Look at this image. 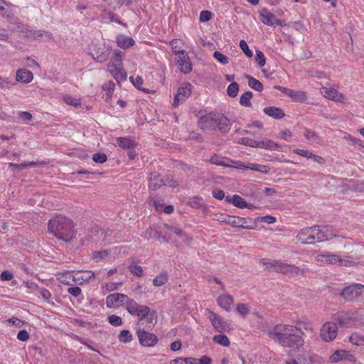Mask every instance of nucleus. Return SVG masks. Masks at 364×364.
I'll return each instance as SVG.
<instances>
[{
	"mask_svg": "<svg viewBox=\"0 0 364 364\" xmlns=\"http://www.w3.org/2000/svg\"><path fill=\"white\" fill-rule=\"evenodd\" d=\"M343 354H345V350H336L330 357L329 361L331 363H338L343 360Z\"/></svg>",
	"mask_w": 364,
	"mask_h": 364,
	"instance_id": "nucleus-50",
	"label": "nucleus"
},
{
	"mask_svg": "<svg viewBox=\"0 0 364 364\" xmlns=\"http://www.w3.org/2000/svg\"><path fill=\"white\" fill-rule=\"evenodd\" d=\"M326 263L350 267L355 265L358 262L350 256L341 257L338 255L328 253L326 254Z\"/></svg>",
	"mask_w": 364,
	"mask_h": 364,
	"instance_id": "nucleus-10",
	"label": "nucleus"
},
{
	"mask_svg": "<svg viewBox=\"0 0 364 364\" xmlns=\"http://www.w3.org/2000/svg\"><path fill=\"white\" fill-rule=\"evenodd\" d=\"M150 309L147 306L139 305L132 316H136L141 321L147 317Z\"/></svg>",
	"mask_w": 364,
	"mask_h": 364,
	"instance_id": "nucleus-36",
	"label": "nucleus"
},
{
	"mask_svg": "<svg viewBox=\"0 0 364 364\" xmlns=\"http://www.w3.org/2000/svg\"><path fill=\"white\" fill-rule=\"evenodd\" d=\"M360 309H357L351 314H341L336 318V321L341 327H362L364 326V319L360 314Z\"/></svg>",
	"mask_w": 364,
	"mask_h": 364,
	"instance_id": "nucleus-4",
	"label": "nucleus"
},
{
	"mask_svg": "<svg viewBox=\"0 0 364 364\" xmlns=\"http://www.w3.org/2000/svg\"><path fill=\"white\" fill-rule=\"evenodd\" d=\"M276 265V272L287 274L289 277L298 276L304 274V270L296 265L279 261Z\"/></svg>",
	"mask_w": 364,
	"mask_h": 364,
	"instance_id": "nucleus-8",
	"label": "nucleus"
},
{
	"mask_svg": "<svg viewBox=\"0 0 364 364\" xmlns=\"http://www.w3.org/2000/svg\"><path fill=\"white\" fill-rule=\"evenodd\" d=\"M318 225L304 228L298 232L296 239L301 244H314L318 242Z\"/></svg>",
	"mask_w": 364,
	"mask_h": 364,
	"instance_id": "nucleus-5",
	"label": "nucleus"
},
{
	"mask_svg": "<svg viewBox=\"0 0 364 364\" xmlns=\"http://www.w3.org/2000/svg\"><path fill=\"white\" fill-rule=\"evenodd\" d=\"M75 272L74 271H64L58 272L56 274L57 279L62 284L66 285H72L75 284Z\"/></svg>",
	"mask_w": 364,
	"mask_h": 364,
	"instance_id": "nucleus-22",
	"label": "nucleus"
},
{
	"mask_svg": "<svg viewBox=\"0 0 364 364\" xmlns=\"http://www.w3.org/2000/svg\"><path fill=\"white\" fill-rule=\"evenodd\" d=\"M139 306V304H137L136 301L129 297L128 301L125 304V308L131 315H133Z\"/></svg>",
	"mask_w": 364,
	"mask_h": 364,
	"instance_id": "nucleus-51",
	"label": "nucleus"
},
{
	"mask_svg": "<svg viewBox=\"0 0 364 364\" xmlns=\"http://www.w3.org/2000/svg\"><path fill=\"white\" fill-rule=\"evenodd\" d=\"M188 204L192 208L198 209L204 205V200L201 196H193L189 199Z\"/></svg>",
	"mask_w": 364,
	"mask_h": 364,
	"instance_id": "nucleus-46",
	"label": "nucleus"
},
{
	"mask_svg": "<svg viewBox=\"0 0 364 364\" xmlns=\"http://www.w3.org/2000/svg\"><path fill=\"white\" fill-rule=\"evenodd\" d=\"M218 220L223 221L228 225L235 228H239V225H241L240 224L241 217L240 216L220 215V217Z\"/></svg>",
	"mask_w": 364,
	"mask_h": 364,
	"instance_id": "nucleus-30",
	"label": "nucleus"
},
{
	"mask_svg": "<svg viewBox=\"0 0 364 364\" xmlns=\"http://www.w3.org/2000/svg\"><path fill=\"white\" fill-rule=\"evenodd\" d=\"M117 142L119 146L122 149H130L135 146L134 141L127 137H118L117 139Z\"/></svg>",
	"mask_w": 364,
	"mask_h": 364,
	"instance_id": "nucleus-39",
	"label": "nucleus"
},
{
	"mask_svg": "<svg viewBox=\"0 0 364 364\" xmlns=\"http://www.w3.org/2000/svg\"><path fill=\"white\" fill-rule=\"evenodd\" d=\"M122 59V52L115 50L107 64L109 73L118 83L127 80V73L123 66Z\"/></svg>",
	"mask_w": 364,
	"mask_h": 364,
	"instance_id": "nucleus-3",
	"label": "nucleus"
},
{
	"mask_svg": "<svg viewBox=\"0 0 364 364\" xmlns=\"http://www.w3.org/2000/svg\"><path fill=\"white\" fill-rule=\"evenodd\" d=\"M255 60L260 68L264 66L266 63V58L264 53L259 50H256Z\"/></svg>",
	"mask_w": 364,
	"mask_h": 364,
	"instance_id": "nucleus-57",
	"label": "nucleus"
},
{
	"mask_svg": "<svg viewBox=\"0 0 364 364\" xmlns=\"http://www.w3.org/2000/svg\"><path fill=\"white\" fill-rule=\"evenodd\" d=\"M301 364H322L323 359L315 353H301L296 356Z\"/></svg>",
	"mask_w": 364,
	"mask_h": 364,
	"instance_id": "nucleus-16",
	"label": "nucleus"
},
{
	"mask_svg": "<svg viewBox=\"0 0 364 364\" xmlns=\"http://www.w3.org/2000/svg\"><path fill=\"white\" fill-rule=\"evenodd\" d=\"M230 161V158L218 154H213L210 159V162L211 164L224 167H228Z\"/></svg>",
	"mask_w": 364,
	"mask_h": 364,
	"instance_id": "nucleus-32",
	"label": "nucleus"
},
{
	"mask_svg": "<svg viewBox=\"0 0 364 364\" xmlns=\"http://www.w3.org/2000/svg\"><path fill=\"white\" fill-rule=\"evenodd\" d=\"M128 269L132 274H133L137 277H141L144 274L143 268L139 265H135V264L129 265Z\"/></svg>",
	"mask_w": 364,
	"mask_h": 364,
	"instance_id": "nucleus-58",
	"label": "nucleus"
},
{
	"mask_svg": "<svg viewBox=\"0 0 364 364\" xmlns=\"http://www.w3.org/2000/svg\"><path fill=\"white\" fill-rule=\"evenodd\" d=\"M90 54L92 58L99 63L106 61L109 57L108 50L105 48L96 49L95 48L90 50Z\"/></svg>",
	"mask_w": 364,
	"mask_h": 364,
	"instance_id": "nucleus-23",
	"label": "nucleus"
},
{
	"mask_svg": "<svg viewBox=\"0 0 364 364\" xmlns=\"http://www.w3.org/2000/svg\"><path fill=\"white\" fill-rule=\"evenodd\" d=\"M293 151H294V153H295L301 156H303V157H305L307 159H311L315 162H317V163H322L323 161V159L321 156L315 155L312 152H311L310 151H309L307 149H296Z\"/></svg>",
	"mask_w": 364,
	"mask_h": 364,
	"instance_id": "nucleus-29",
	"label": "nucleus"
},
{
	"mask_svg": "<svg viewBox=\"0 0 364 364\" xmlns=\"http://www.w3.org/2000/svg\"><path fill=\"white\" fill-rule=\"evenodd\" d=\"M33 79L31 71L26 69H18L16 71V80L21 83H28Z\"/></svg>",
	"mask_w": 364,
	"mask_h": 364,
	"instance_id": "nucleus-24",
	"label": "nucleus"
},
{
	"mask_svg": "<svg viewBox=\"0 0 364 364\" xmlns=\"http://www.w3.org/2000/svg\"><path fill=\"white\" fill-rule=\"evenodd\" d=\"M246 78L247 79L248 85L251 88L259 92H261L263 90V85L259 80L250 75H247Z\"/></svg>",
	"mask_w": 364,
	"mask_h": 364,
	"instance_id": "nucleus-41",
	"label": "nucleus"
},
{
	"mask_svg": "<svg viewBox=\"0 0 364 364\" xmlns=\"http://www.w3.org/2000/svg\"><path fill=\"white\" fill-rule=\"evenodd\" d=\"M245 166L246 165L241 161H235L230 159L228 167L245 170Z\"/></svg>",
	"mask_w": 364,
	"mask_h": 364,
	"instance_id": "nucleus-63",
	"label": "nucleus"
},
{
	"mask_svg": "<svg viewBox=\"0 0 364 364\" xmlns=\"http://www.w3.org/2000/svg\"><path fill=\"white\" fill-rule=\"evenodd\" d=\"M192 91V85L191 83L184 82L178 89L175 95L173 105L178 107L181 102L185 101L191 95Z\"/></svg>",
	"mask_w": 364,
	"mask_h": 364,
	"instance_id": "nucleus-13",
	"label": "nucleus"
},
{
	"mask_svg": "<svg viewBox=\"0 0 364 364\" xmlns=\"http://www.w3.org/2000/svg\"><path fill=\"white\" fill-rule=\"evenodd\" d=\"M116 42L117 46L123 49L129 48L134 46L135 41L134 40L129 36L125 35H119L116 38Z\"/></svg>",
	"mask_w": 364,
	"mask_h": 364,
	"instance_id": "nucleus-27",
	"label": "nucleus"
},
{
	"mask_svg": "<svg viewBox=\"0 0 364 364\" xmlns=\"http://www.w3.org/2000/svg\"><path fill=\"white\" fill-rule=\"evenodd\" d=\"M122 284V282H107L105 285V288L107 291H113L119 288V286Z\"/></svg>",
	"mask_w": 364,
	"mask_h": 364,
	"instance_id": "nucleus-64",
	"label": "nucleus"
},
{
	"mask_svg": "<svg viewBox=\"0 0 364 364\" xmlns=\"http://www.w3.org/2000/svg\"><path fill=\"white\" fill-rule=\"evenodd\" d=\"M129 296L121 293H114L106 297V306L107 308L117 309L120 306H125Z\"/></svg>",
	"mask_w": 364,
	"mask_h": 364,
	"instance_id": "nucleus-11",
	"label": "nucleus"
},
{
	"mask_svg": "<svg viewBox=\"0 0 364 364\" xmlns=\"http://www.w3.org/2000/svg\"><path fill=\"white\" fill-rule=\"evenodd\" d=\"M118 339L122 343H127L132 341L133 336L129 331L122 330L118 335Z\"/></svg>",
	"mask_w": 364,
	"mask_h": 364,
	"instance_id": "nucleus-44",
	"label": "nucleus"
},
{
	"mask_svg": "<svg viewBox=\"0 0 364 364\" xmlns=\"http://www.w3.org/2000/svg\"><path fill=\"white\" fill-rule=\"evenodd\" d=\"M114 88H115V85L111 80L105 82L102 86V89L107 92V96L109 98H110L112 97L113 92L114 90Z\"/></svg>",
	"mask_w": 364,
	"mask_h": 364,
	"instance_id": "nucleus-49",
	"label": "nucleus"
},
{
	"mask_svg": "<svg viewBox=\"0 0 364 364\" xmlns=\"http://www.w3.org/2000/svg\"><path fill=\"white\" fill-rule=\"evenodd\" d=\"M239 91V85L237 82H232L230 84L227 89V94L230 97H235L237 95Z\"/></svg>",
	"mask_w": 364,
	"mask_h": 364,
	"instance_id": "nucleus-53",
	"label": "nucleus"
},
{
	"mask_svg": "<svg viewBox=\"0 0 364 364\" xmlns=\"http://www.w3.org/2000/svg\"><path fill=\"white\" fill-rule=\"evenodd\" d=\"M259 148L267 150H281V146L278 143L269 139L259 141Z\"/></svg>",
	"mask_w": 364,
	"mask_h": 364,
	"instance_id": "nucleus-34",
	"label": "nucleus"
},
{
	"mask_svg": "<svg viewBox=\"0 0 364 364\" xmlns=\"http://www.w3.org/2000/svg\"><path fill=\"white\" fill-rule=\"evenodd\" d=\"M240 48L242 50L244 53L248 58H252L253 55L252 51L249 48V46L245 40H241L240 41Z\"/></svg>",
	"mask_w": 364,
	"mask_h": 364,
	"instance_id": "nucleus-59",
	"label": "nucleus"
},
{
	"mask_svg": "<svg viewBox=\"0 0 364 364\" xmlns=\"http://www.w3.org/2000/svg\"><path fill=\"white\" fill-rule=\"evenodd\" d=\"M170 46H171L173 52L176 55H182L183 53H186L185 50H183V41L178 38H175L171 40L169 42Z\"/></svg>",
	"mask_w": 364,
	"mask_h": 364,
	"instance_id": "nucleus-33",
	"label": "nucleus"
},
{
	"mask_svg": "<svg viewBox=\"0 0 364 364\" xmlns=\"http://www.w3.org/2000/svg\"><path fill=\"white\" fill-rule=\"evenodd\" d=\"M304 136L311 144L316 143L318 140V136L317 134L314 131L309 129H304Z\"/></svg>",
	"mask_w": 364,
	"mask_h": 364,
	"instance_id": "nucleus-45",
	"label": "nucleus"
},
{
	"mask_svg": "<svg viewBox=\"0 0 364 364\" xmlns=\"http://www.w3.org/2000/svg\"><path fill=\"white\" fill-rule=\"evenodd\" d=\"M149 179V188L154 191L159 189L164 184H166L165 181L161 178V175L156 173H151Z\"/></svg>",
	"mask_w": 364,
	"mask_h": 364,
	"instance_id": "nucleus-25",
	"label": "nucleus"
},
{
	"mask_svg": "<svg viewBox=\"0 0 364 364\" xmlns=\"http://www.w3.org/2000/svg\"><path fill=\"white\" fill-rule=\"evenodd\" d=\"M294 102H304L307 97L305 92L302 90H294L291 89V92H289V96Z\"/></svg>",
	"mask_w": 364,
	"mask_h": 364,
	"instance_id": "nucleus-35",
	"label": "nucleus"
},
{
	"mask_svg": "<svg viewBox=\"0 0 364 364\" xmlns=\"http://www.w3.org/2000/svg\"><path fill=\"white\" fill-rule=\"evenodd\" d=\"M337 237L336 231L328 226H318V242L323 240H329Z\"/></svg>",
	"mask_w": 364,
	"mask_h": 364,
	"instance_id": "nucleus-18",
	"label": "nucleus"
},
{
	"mask_svg": "<svg viewBox=\"0 0 364 364\" xmlns=\"http://www.w3.org/2000/svg\"><path fill=\"white\" fill-rule=\"evenodd\" d=\"M252 92L251 91H247L243 93L240 98V104L242 106L246 107H252L251 99L252 98Z\"/></svg>",
	"mask_w": 364,
	"mask_h": 364,
	"instance_id": "nucleus-40",
	"label": "nucleus"
},
{
	"mask_svg": "<svg viewBox=\"0 0 364 364\" xmlns=\"http://www.w3.org/2000/svg\"><path fill=\"white\" fill-rule=\"evenodd\" d=\"M236 311L240 315L245 316L247 314H248L250 309L247 304H238L236 307Z\"/></svg>",
	"mask_w": 364,
	"mask_h": 364,
	"instance_id": "nucleus-61",
	"label": "nucleus"
},
{
	"mask_svg": "<svg viewBox=\"0 0 364 364\" xmlns=\"http://www.w3.org/2000/svg\"><path fill=\"white\" fill-rule=\"evenodd\" d=\"M225 201L232 203L234 206L243 208L244 206H246V201L239 195H233L232 196H227L225 197Z\"/></svg>",
	"mask_w": 364,
	"mask_h": 364,
	"instance_id": "nucleus-31",
	"label": "nucleus"
},
{
	"mask_svg": "<svg viewBox=\"0 0 364 364\" xmlns=\"http://www.w3.org/2000/svg\"><path fill=\"white\" fill-rule=\"evenodd\" d=\"M92 160L96 163L102 164L107 160V156L104 153H96L93 154Z\"/></svg>",
	"mask_w": 364,
	"mask_h": 364,
	"instance_id": "nucleus-62",
	"label": "nucleus"
},
{
	"mask_svg": "<svg viewBox=\"0 0 364 364\" xmlns=\"http://www.w3.org/2000/svg\"><path fill=\"white\" fill-rule=\"evenodd\" d=\"M129 79L135 87L143 91L145 93H149V90H147L146 88L141 87V86L143 84V79L141 77H140V76H136V77H130Z\"/></svg>",
	"mask_w": 364,
	"mask_h": 364,
	"instance_id": "nucleus-48",
	"label": "nucleus"
},
{
	"mask_svg": "<svg viewBox=\"0 0 364 364\" xmlns=\"http://www.w3.org/2000/svg\"><path fill=\"white\" fill-rule=\"evenodd\" d=\"M349 342L356 346H364V336L358 333H352L348 338Z\"/></svg>",
	"mask_w": 364,
	"mask_h": 364,
	"instance_id": "nucleus-37",
	"label": "nucleus"
},
{
	"mask_svg": "<svg viewBox=\"0 0 364 364\" xmlns=\"http://www.w3.org/2000/svg\"><path fill=\"white\" fill-rule=\"evenodd\" d=\"M319 335L324 342L333 341L338 335L337 324L331 321L324 323L320 329Z\"/></svg>",
	"mask_w": 364,
	"mask_h": 364,
	"instance_id": "nucleus-7",
	"label": "nucleus"
},
{
	"mask_svg": "<svg viewBox=\"0 0 364 364\" xmlns=\"http://www.w3.org/2000/svg\"><path fill=\"white\" fill-rule=\"evenodd\" d=\"M48 228L54 236L65 242L73 240L77 234L73 220L61 215L51 218L48 222Z\"/></svg>",
	"mask_w": 364,
	"mask_h": 364,
	"instance_id": "nucleus-2",
	"label": "nucleus"
},
{
	"mask_svg": "<svg viewBox=\"0 0 364 364\" xmlns=\"http://www.w3.org/2000/svg\"><path fill=\"white\" fill-rule=\"evenodd\" d=\"M323 95L325 97L337 102L344 103L346 102V97L341 92H339L336 89L333 88H323Z\"/></svg>",
	"mask_w": 364,
	"mask_h": 364,
	"instance_id": "nucleus-19",
	"label": "nucleus"
},
{
	"mask_svg": "<svg viewBox=\"0 0 364 364\" xmlns=\"http://www.w3.org/2000/svg\"><path fill=\"white\" fill-rule=\"evenodd\" d=\"M268 336L282 347L299 349L304 345L301 328L296 326L279 323L267 333Z\"/></svg>",
	"mask_w": 364,
	"mask_h": 364,
	"instance_id": "nucleus-1",
	"label": "nucleus"
},
{
	"mask_svg": "<svg viewBox=\"0 0 364 364\" xmlns=\"http://www.w3.org/2000/svg\"><path fill=\"white\" fill-rule=\"evenodd\" d=\"M213 58L222 65H227L229 63L228 58L220 51H215Z\"/></svg>",
	"mask_w": 364,
	"mask_h": 364,
	"instance_id": "nucleus-54",
	"label": "nucleus"
},
{
	"mask_svg": "<svg viewBox=\"0 0 364 364\" xmlns=\"http://www.w3.org/2000/svg\"><path fill=\"white\" fill-rule=\"evenodd\" d=\"M363 289H364V284L353 283L344 287L341 290L340 296L346 301H353L362 295Z\"/></svg>",
	"mask_w": 364,
	"mask_h": 364,
	"instance_id": "nucleus-6",
	"label": "nucleus"
},
{
	"mask_svg": "<svg viewBox=\"0 0 364 364\" xmlns=\"http://www.w3.org/2000/svg\"><path fill=\"white\" fill-rule=\"evenodd\" d=\"M239 228H242L247 230H252L255 228V223L252 222V220L250 218H242L241 221H240Z\"/></svg>",
	"mask_w": 364,
	"mask_h": 364,
	"instance_id": "nucleus-47",
	"label": "nucleus"
},
{
	"mask_svg": "<svg viewBox=\"0 0 364 364\" xmlns=\"http://www.w3.org/2000/svg\"><path fill=\"white\" fill-rule=\"evenodd\" d=\"M213 341L224 347H228L230 345L229 338L225 334H218L213 337Z\"/></svg>",
	"mask_w": 364,
	"mask_h": 364,
	"instance_id": "nucleus-42",
	"label": "nucleus"
},
{
	"mask_svg": "<svg viewBox=\"0 0 364 364\" xmlns=\"http://www.w3.org/2000/svg\"><path fill=\"white\" fill-rule=\"evenodd\" d=\"M136 334L139 343L143 346L153 347L158 343V338L154 333L147 332L144 329H139Z\"/></svg>",
	"mask_w": 364,
	"mask_h": 364,
	"instance_id": "nucleus-12",
	"label": "nucleus"
},
{
	"mask_svg": "<svg viewBox=\"0 0 364 364\" xmlns=\"http://www.w3.org/2000/svg\"><path fill=\"white\" fill-rule=\"evenodd\" d=\"M193 358H177L171 360L169 364H195Z\"/></svg>",
	"mask_w": 364,
	"mask_h": 364,
	"instance_id": "nucleus-52",
	"label": "nucleus"
},
{
	"mask_svg": "<svg viewBox=\"0 0 364 364\" xmlns=\"http://www.w3.org/2000/svg\"><path fill=\"white\" fill-rule=\"evenodd\" d=\"M107 321L113 326H120L122 325V318L114 314L109 316Z\"/></svg>",
	"mask_w": 364,
	"mask_h": 364,
	"instance_id": "nucleus-55",
	"label": "nucleus"
},
{
	"mask_svg": "<svg viewBox=\"0 0 364 364\" xmlns=\"http://www.w3.org/2000/svg\"><path fill=\"white\" fill-rule=\"evenodd\" d=\"M279 138L285 141H290L293 136L292 132L288 129H284L279 132Z\"/></svg>",
	"mask_w": 364,
	"mask_h": 364,
	"instance_id": "nucleus-60",
	"label": "nucleus"
},
{
	"mask_svg": "<svg viewBox=\"0 0 364 364\" xmlns=\"http://www.w3.org/2000/svg\"><path fill=\"white\" fill-rule=\"evenodd\" d=\"M218 305L226 311H230L233 306V297L229 294H221L217 299Z\"/></svg>",
	"mask_w": 364,
	"mask_h": 364,
	"instance_id": "nucleus-20",
	"label": "nucleus"
},
{
	"mask_svg": "<svg viewBox=\"0 0 364 364\" xmlns=\"http://www.w3.org/2000/svg\"><path fill=\"white\" fill-rule=\"evenodd\" d=\"M279 260L269 259L267 258H262L259 259V264L266 267V269L269 271L276 272V265L279 263Z\"/></svg>",
	"mask_w": 364,
	"mask_h": 364,
	"instance_id": "nucleus-38",
	"label": "nucleus"
},
{
	"mask_svg": "<svg viewBox=\"0 0 364 364\" xmlns=\"http://www.w3.org/2000/svg\"><path fill=\"white\" fill-rule=\"evenodd\" d=\"M259 20L264 24L269 26H282V21L277 18L276 16L268 11L262 9L259 15Z\"/></svg>",
	"mask_w": 364,
	"mask_h": 364,
	"instance_id": "nucleus-14",
	"label": "nucleus"
},
{
	"mask_svg": "<svg viewBox=\"0 0 364 364\" xmlns=\"http://www.w3.org/2000/svg\"><path fill=\"white\" fill-rule=\"evenodd\" d=\"M209 320L215 331L223 333L230 330L229 323L221 316L210 310H209Z\"/></svg>",
	"mask_w": 364,
	"mask_h": 364,
	"instance_id": "nucleus-9",
	"label": "nucleus"
},
{
	"mask_svg": "<svg viewBox=\"0 0 364 364\" xmlns=\"http://www.w3.org/2000/svg\"><path fill=\"white\" fill-rule=\"evenodd\" d=\"M94 277L95 274L92 271L75 272V284L81 285L84 283L89 282Z\"/></svg>",
	"mask_w": 364,
	"mask_h": 364,
	"instance_id": "nucleus-21",
	"label": "nucleus"
},
{
	"mask_svg": "<svg viewBox=\"0 0 364 364\" xmlns=\"http://www.w3.org/2000/svg\"><path fill=\"white\" fill-rule=\"evenodd\" d=\"M176 65L180 71L184 74H188L192 70V63L187 53L178 55Z\"/></svg>",
	"mask_w": 364,
	"mask_h": 364,
	"instance_id": "nucleus-17",
	"label": "nucleus"
},
{
	"mask_svg": "<svg viewBox=\"0 0 364 364\" xmlns=\"http://www.w3.org/2000/svg\"><path fill=\"white\" fill-rule=\"evenodd\" d=\"M217 114L213 113H208L200 117L198 125L205 129H216Z\"/></svg>",
	"mask_w": 364,
	"mask_h": 364,
	"instance_id": "nucleus-15",
	"label": "nucleus"
},
{
	"mask_svg": "<svg viewBox=\"0 0 364 364\" xmlns=\"http://www.w3.org/2000/svg\"><path fill=\"white\" fill-rule=\"evenodd\" d=\"M231 127L230 120L223 115L217 116L216 128H218L221 132H228Z\"/></svg>",
	"mask_w": 364,
	"mask_h": 364,
	"instance_id": "nucleus-28",
	"label": "nucleus"
},
{
	"mask_svg": "<svg viewBox=\"0 0 364 364\" xmlns=\"http://www.w3.org/2000/svg\"><path fill=\"white\" fill-rule=\"evenodd\" d=\"M297 324L301 326L305 331L308 332H314V328L313 326L312 323L308 320L299 321L297 322Z\"/></svg>",
	"mask_w": 364,
	"mask_h": 364,
	"instance_id": "nucleus-56",
	"label": "nucleus"
},
{
	"mask_svg": "<svg viewBox=\"0 0 364 364\" xmlns=\"http://www.w3.org/2000/svg\"><path fill=\"white\" fill-rule=\"evenodd\" d=\"M168 281V274L163 272L157 275L153 280V284L156 287H161Z\"/></svg>",
	"mask_w": 364,
	"mask_h": 364,
	"instance_id": "nucleus-43",
	"label": "nucleus"
},
{
	"mask_svg": "<svg viewBox=\"0 0 364 364\" xmlns=\"http://www.w3.org/2000/svg\"><path fill=\"white\" fill-rule=\"evenodd\" d=\"M263 111L267 115L276 119H282L285 116L282 109L277 107H267L264 108Z\"/></svg>",
	"mask_w": 364,
	"mask_h": 364,
	"instance_id": "nucleus-26",
	"label": "nucleus"
}]
</instances>
